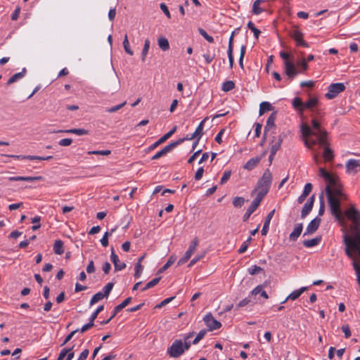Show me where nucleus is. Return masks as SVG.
<instances>
[{
    "label": "nucleus",
    "instance_id": "obj_39",
    "mask_svg": "<svg viewBox=\"0 0 360 360\" xmlns=\"http://www.w3.org/2000/svg\"><path fill=\"white\" fill-rule=\"evenodd\" d=\"M235 88V83L233 81L229 80L222 84L221 89L225 91H229Z\"/></svg>",
    "mask_w": 360,
    "mask_h": 360
},
{
    "label": "nucleus",
    "instance_id": "obj_1",
    "mask_svg": "<svg viewBox=\"0 0 360 360\" xmlns=\"http://www.w3.org/2000/svg\"><path fill=\"white\" fill-rule=\"evenodd\" d=\"M319 176L326 182L325 191L331 214L341 224L345 221L344 215L352 222L350 226L352 234L344 235L345 248H347V245L352 241L360 248V212L352 204L343 214L340 208L341 202L347 200L348 196L344 192L343 185L339 176L330 174L324 168L319 169Z\"/></svg>",
    "mask_w": 360,
    "mask_h": 360
},
{
    "label": "nucleus",
    "instance_id": "obj_33",
    "mask_svg": "<svg viewBox=\"0 0 360 360\" xmlns=\"http://www.w3.org/2000/svg\"><path fill=\"white\" fill-rule=\"evenodd\" d=\"M207 64H210L216 57L214 49L212 51L208 49L207 53L202 55Z\"/></svg>",
    "mask_w": 360,
    "mask_h": 360
},
{
    "label": "nucleus",
    "instance_id": "obj_14",
    "mask_svg": "<svg viewBox=\"0 0 360 360\" xmlns=\"http://www.w3.org/2000/svg\"><path fill=\"white\" fill-rule=\"evenodd\" d=\"M285 72L289 79H292L298 74L295 66L292 62L285 61Z\"/></svg>",
    "mask_w": 360,
    "mask_h": 360
},
{
    "label": "nucleus",
    "instance_id": "obj_15",
    "mask_svg": "<svg viewBox=\"0 0 360 360\" xmlns=\"http://www.w3.org/2000/svg\"><path fill=\"white\" fill-rule=\"evenodd\" d=\"M321 221V219L317 217L314 218L313 220H311L310 223L308 224L306 229V231L304 233V236L314 233L318 229Z\"/></svg>",
    "mask_w": 360,
    "mask_h": 360
},
{
    "label": "nucleus",
    "instance_id": "obj_19",
    "mask_svg": "<svg viewBox=\"0 0 360 360\" xmlns=\"http://www.w3.org/2000/svg\"><path fill=\"white\" fill-rule=\"evenodd\" d=\"M276 119V112H272L270 116L268 117L266 121V124L264 127V137L266 136L267 132L271 130V129L275 127V120Z\"/></svg>",
    "mask_w": 360,
    "mask_h": 360
},
{
    "label": "nucleus",
    "instance_id": "obj_54",
    "mask_svg": "<svg viewBox=\"0 0 360 360\" xmlns=\"http://www.w3.org/2000/svg\"><path fill=\"white\" fill-rule=\"evenodd\" d=\"M319 199H320V207H319V215L321 216L323 214V213L325 212V203H324L323 193H321V195L319 196Z\"/></svg>",
    "mask_w": 360,
    "mask_h": 360
},
{
    "label": "nucleus",
    "instance_id": "obj_2",
    "mask_svg": "<svg viewBox=\"0 0 360 360\" xmlns=\"http://www.w3.org/2000/svg\"><path fill=\"white\" fill-rule=\"evenodd\" d=\"M311 124L314 130L306 123H302L301 125V132L304 144L308 148L316 145L319 141H321L323 143V141L328 136V132L321 128V124L316 119H312Z\"/></svg>",
    "mask_w": 360,
    "mask_h": 360
},
{
    "label": "nucleus",
    "instance_id": "obj_58",
    "mask_svg": "<svg viewBox=\"0 0 360 360\" xmlns=\"http://www.w3.org/2000/svg\"><path fill=\"white\" fill-rule=\"evenodd\" d=\"M206 330H201L198 335H196L195 338L193 341V344L195 345L197 344L200 340H202L205 335H206Z\"/></svg>",
    "mask_w": 360,
    "mask_h": 360
},
{
    "label": "nucleus",
    "instance_id": "obj_25",
    "mask_svg": "<svg viewBox=\"0 0 360 360\" xmlns=\"http://www.w3.org/2000/svg\"><path fill=\"white\" fill-rule=\"evenodd\" d=\"M307 289V287H302L298 290H294L286 297V300H295Z\"/></svg>",
    "mask_w": 360,
    "mask_h": 360
},
{
    "label": "nucleus",
    "instance_id": "obj_9",
    "mask_svg": "<svg viewBox=\"0 0 360 360\" xmlns=\"http://www.w3.org/2000/svg\"><path fill=\"white\" fill-rule=\"evenodd\" d=\"M203 320L210 331L219 329L221 326V323L216 320L211 313L206 314L204 316Z\"/></svg>",
    "mask_w": 360,
    "mask_h": 360
},
{
    "label": "nucleus",
    "instance_id": "obj_59",
    "mask_svg": "<svg viewBox=\"0 0 360 360\" xmlns=\"http://www.w3.org/2000/svg\"><path fill=\"white\" fill-rule=\"evenodd\" d=\"M231 175V170H226L224 172L223 176L220 180L221 184H224L230 178Z\"/></svg>",
    "mask_w": 360,
    "mask_h": 360
},
{
    "label": "nucleus",
    "instance_id": "obj_45",
    "mask_svg": "<svg viewBox=\"0 0 360 360\" xmlns=\"http://www.w3.org/2000/svg\"><path fill=\"white\" fill-rule=\"evenodd\" d=\"M40 221L41 217L39 216H36L32 219V223L34 224V225L32 226V231H37L41 227Z\"/></svg>",
    "mask_w": 360,
    "mask_h": 360
},
{
    "label": "nucleus",
    "instance_id": "obj_56",
    "mask_svg": "<svg viewBox=\"0 0 360 360\" xmlns=\"http://www.w3.org/2000/svg\"><path fill=\"white\" fill-rule=\"evenodd\" d=\"M112 82L114 84L112 89L115 91H117L120 89V83L119 78L117 77V76L115 74L112 76Z\"/></svg>",
    "mask_w": 360,
    "mask_h": 360
},
{
    "label": "nucleus",
    "instance_id": "obj_61",
    "mask_svg": "<svg viewBox=\"0 0 360 360\" xmlns=\"http://www.w3.org/2000/svg\"><path fill=\"white\" fill-rule=\"evenodd\" d=\"M110 236V233L108 231L105 232L104 235L103 236L102 238L101 239V243L103 247H107L108 245V237Z\"/></svg>",
    "mask_w": 360,
    "mask_h": 360
},
{
    "label": "nucleus",
    "instance_id": "obj_29",
    "mask_svg": "<svg viewBox=\"0 0 360 360\" xmlns=\"http://www.w3.org/2000/svg\"><path fill=\"white\" fill-rule=\"evenodd\" d=\"M53 251L56 255H62L64 252L63 242L61 240H57L53 244Z\"/></svg>",
    "mask_w": 360,
    "mask_h": 360
},
{
    "label": "nucleus",
    "instance_id": "obj_46",
    "mask_svg": "<svg viewBox=\"0 0 360 360\" xmlns=\"http://www.w3.org/2000/svg\"><path fill=\"white\" fill-rule=\"evenodd\" d=\"M248 27L252 31L256 39H258L261 32L257 28L255 27L254 23L252 21H250L248 23Z\"/></svg>",
    "mask_w": 360,
    "mask_h": 360
},
{
    "label": "nucleus",
    "instance_id": "obj_11",
    "mask_svg": "<svg viewBox=\"0 0 360 360\" xmlns=\"http://www.w3.org/2000/svg\"><path fill=\"white\" fill-rule=\"evenodd\" d=\"M345 167L348 174H356L360 171V160L349 159Z\"/></svg>",
    "mask_w": 360,
    "mask_h": 360
},
{
    "label": "nucleus",
    "instance_id": "obj_44",
    "mask_svg": "<svg viewBox=\"0 0 360 360\" xmlns=\"http://www.w3.org/2000/svg\"><path fill=\"white\" fill-rule=\"evenodd\" d=\"M168 139L167 135H163L161 138H160L156 142H155L153 144H152L150 147V150H153L155 148H157L159 145L162 144L165 141H166Z\"/></svg>",
    "mask_w": 360,
    "mask_h": 360
},
{
    "label": "nucleus",
    "instance_id": "obj_63",
    "mask_svg": "<svg viewBox=\"0 0 360 360\" xmlns=\"http://www.w3.org/2000/svg\"><path fill=\"white\" fill-rule=\"evenodd\" d=\"M176 261V257L172 255L168 259L167 262L164 264L163 269H165L166 270L170 267Z\"/></svg>",
    "mask_w": 360,
    "mask_h": 360
},
{
    "label": "nucleus",
    "instance_id": "obj_43",
    "mask_svg": "<svg viewBox=\"0 0 360 360\" xmlns=\"http://www.w3.org/2000/svg\"><path fill=\"white\" fill-rule=\"evenodd\" d=\"M262 2V0H256L252 6V13L258 15L262 12V9L259 7V4Z\"/></svg>",
    "mask_w": 360,
    "mask_h": 360
},
{
    "label": "nucleus",
    "instance_id": "obj_26",
    "mask_svg": "<svg viewBox=\"0 0 360 360\" xmlns=\"http://www.w3.org/2000/svg\"><path fill=\"white\" fill-rule=\"evenodd\" d=\"M26 72H27L26 68H22L21 72L14 74L12 77H11L9 78V79L7 82V84L10 85V84L15 82L18 79L22 78L25 75Z\"/></svg>",
    "mask_w": 360,
    "mask_h": 360
},
{
    "label": "nucleus",
    "instance_id": "obj_22",
    "mask_svg": "<svg viewBox=\"0 0 360 360\" xmlns=\"http://www.w3.org/2000/svg\"><path fill=\"white\" fill-rule=\"evenodd\" d=\"M64 132L67 134H75L78 136H82L86 135L89 134L88 130H86L84 129H66V130H58L54 131V133H60Z\"/></svg>",
    "mask_w": 360,
    "mask_h": 360
},
{
    "label": "nucleus",
    "instance_id": "obj_48",
    "mask_svg": "<svg viewBox=\"0 0 360 360\" xmlns=\"http://www.w3.org/2000/svg\"><path fill=\"white\" fill-rule=\"evenodd\" d=\"M245 202V199L243 197H236L233 200V205L235 207H240Z\"/></svg>",
    "mask_w": 360,
    "mask_h": 360
},
{
    "label": "nucleus",
    "instance_id": "obj_7",
    "mask_svg": "<svg viewBox=\"0 0 360 360\" xmlns=\"http://www.w3.org/2000/svg\"><path fill=\"white\" fill-rule=\"evenodd\" d=\"M272 181V174L269 169H266L262 176L259 179L257 187L269 190Z\"/></svg>",
    "mask_w": 360,
    "mask_h": 360
},
{
    "label": "nucleus",
    "instance_id": "obj_20",
    "mask_svg": "<svg viewBox=\"0 0 360 360\" xmlns=\"http://www.w3.org/2000/svg\"><path fill=\"white\" fill-rule=\"evenodd\" d=\"M274 213H275V210H273L267 214V216L265 219L262 229L261 231V233L262 236H266L267 234V233L269 231L270 221H271Z\"/></svg>",
    "mask_w": 360,
    "mask_h": 360
},
{
    "label": "nucleus",
    "instance_id": "obj_34",
    "mask_svg": "<svg viewBox=\"0 0 360 360\" xmlns=\"http://www.w3.org/2000/svg\"><path fill=\"white\" fill-rule=\"evenodd\" d=\"M158 46L164 51L169 49V44L165 37H160L158 39Z\"/></svg>",
    "mask_w": 360,
    "mask_h": 360
},
{
    "label": "nucleus",
    "instance_id": "obj_42",
    "mask_svg": "<svg viewBox=\"0 0 360 360\" xmlns=\"http://www.w3.org/2000/svg\"><path fill=\"white\" fill-rule=\"evenodd\" d=\"M104 297H105V296L103 295V292H98L96 293L91 297L89 304H90V305H93V304H96V302H98V301H100L102 299H103Z\"/></svg>",
    "mask_w": 360,
    "mask_h": 360
},
{
    "label": "nucleus",
    "instance_id": "obj_36",
    "mask_svg": "<svg viewBox=\"0 0 360 360\" xmlns=\"http://www.w3.org/2000/svg\"><path fill=\"white\" fill-rule=\"evenodd\" d=\"M206 120H207V118L204 119L200 123V124L198 126V127L196 128L194 133H193L191 134V138H195V137L200 138L201 137V136L202 135L204 122H205Z\"/></svg>",
    "mask_w": 360,
    "mask_h": 360
},
{
    "label": "nucleus",
    "instance_id": "obj_60",
    "mask_svg": "<svg viewBox=\"0 0 360 360\" xmlns=\"http://www.w3.org/2000/svg\"><path fill=\"white\" fill-rule=\"evenodd\" d=\"M143 267L141 264L137 263L135 266L134 277L139 278L143 271Z\"/></svg>",
    "mask_w": 360,
    "mask_h": 360
},
{
    "label": "nucleus",
    "instance_id": "obj_47",
    "mask_svg": "<svg viewBox=\"0 0 360 360\" xmlns=\"http://www.w3.org/2000/svg\"><path fill=\"white\" fill-rule=\"evenodd\" d=\"M193 334V333H189L184 338L183 342L184 351L188 350L190 348L191 342L189 341V338H191Z\"/></svg>",
    "mask_w": 360,
    "mask_h": 360
},
{
    "label": "nucleus",
    "instance_id": "obj_4",
    "mask_svg": "<svg viewBox=\"0 0 360 360\" xmlns=\"http://www.w3.org/2000/svg\"><path fill=\"white\" fill-rule=\"evenodd\" d=\"M345 253L348 257L352 259V265L356 262L359 265L357 262L360 259V247H357L354 242L352 241L347 245V248H345Z\"/></svg>",
    "mask_w": 360,
    "mask_h": 360
},
{
    "label": "nucleus",
    "instance_id": "obj_55",
    "mask_svg": "<svg viewBox=\"0 0 360 360\" xmlns=\"http://www.w3.org/2000/svg\"><path fill=\"white\" fill-rule=\"evenodd\" d=\"M246 46L243 45L240 48V58H239V65L240 67L243 69V58L245 54Z\"/></svg>",
    "mask_w": 360,
    "mask_h": 360
},
{
    "label": "nucleus",
    "instance_id": "obj_40",
    "mask_svg": "<svg viewBox=\"0 0 360 360\" xmlns=\"http://www.w3.org/2000/svg\"><path fill=\"white\" fill-rule=\"evenodd\" d=\"M122 44H123L124 49L126 51V53L130 56H133L134 52L130 49L129 42L128 37H127V34H125V36H124Z\"/></svg>",
    "mask_w": 360,
    "mask_h": 360
},
{
    "label": "nucleus",
    "instance_id": "obj_18",
    "mask_svg": "<svg viewBox=\"0 0 360 360\" xmlns=\"http://www.w3.org/2000/svg\"><path fill=\"white\" fill-rule=\"evenodd\" d=\"M10 181H39V180H43L44 177L41 176H11L9 177Z\"/></svg>",
    "mask_w": 360,
    "mask_h": 360
},
{
    "label": "nucleus",
    "instance_id": "obj_32",
    "mask_svg": "<svg viewBox=\"0 0 360 360\" xmlns=\"http://www.w3.org/2000/svg\"><path fill=\"white\" fill-rule=\"evenodd\" d=\"M273 108L272 105L266 101L262 102L259 105V115H263L264 112L271 110Z\"/></svg>",
    "mask_w": 360,
    "mask_h": 360
},
{
    "label": "nucleus",
    "instance_id": "obj_13",
    "mask_svg": "<svg viewBox=\"0 0 360 360\" xmlns=\"http://www.w3.org/2000/svg\"><path fill=\"white\" fill-rule=\"evenodd\" d=\"M110 259L114 264L115 271H121L126 268V264L120 261L118 256L115 254L113 248H111Z\"/></svg>",
    "mask_w": 360,
    "mask_h": 360
},
{
    "label": "nucleus",
    "instance_id": "obj_28",
    "mask_svg": "<svg viewBox=\"0 0 360 360\" xmlns=\"http://www.w3.org/2000/svg\"><path fill=\"white\" fill-rule=\"evenodd\" d=\"M259 205L252 202L250 206L248 207L246 212L244 214L243 217V221H246L250 217V215L257 209Z\"/></svg>",
    "mask_w": 360,
    "mask_h": 360
},
{
    "label": "nucleus",
    "instance_id": "obj_38",
    "mask_svg": "<svg viewBox=\"0 0 360 360\" xmlns=\"http://www.w3.org/2000/svg\"><path fill=\"white\" fill-rule=\"evenodd\" d=\"M150 48V40L146 39L144 41V46L141 53V60L143 62L146 60V56L148 54Z\"/></svg>",
    "mask_w": 360,
    "mask_h": 360
},
{
    "label": "nucleus",
    "instance_id": "obj_51",
    "mask_svg": "<svg viewBox=\"0 0 360 360\" xmlns=\"http://www.w3.org/2000/svg\"><path fill=\"white\" fill-rule=\"evenodd\" d=\"M199 33L210 43L214 42V38L212 36H210L205 30L202 28L198 29Z\"/></svg>",
    "mask_w": 360,
    "mask_h": 360
},
{
    "label": "nucleus",
    "instance_id": "obj_50",
    "mask_svg": "<svg viewBox=\"0 0 360 360\" xmlns=\"http://www.w3.org/2000/svg\"><path fill=\"white\" fill-rule=\"evenodd\" d=\"M113 286H114L113 283H107L103 288V295L105 297H108L109 295L110 291L112 290Z\"/></svg>",
    "mask_w": 360,
    "mask_h": 360
},
{
    "label": "nucleus",
    "instance_id": "obj_21",
    "mask_svg": "<svg viewBox=\"0 0 360 360\" xmlns=\"http://www.w3.org/2000/svg\"><path fill=\"white\" fill-rule=\"evenodd\" d=\"M262 157H255L249 160L243 166L245 169L250 171L253 169L261 161Z\"/></svg>",
    "mask_w": 360,
    "mask_h": 360
},
{
    "label": "nucleus",
    "instance_id": "obj_6",
    "mask_svg": "<svg viewBox=\"0 0 360 360\" xmlns=\"http://www.w3.org/2000/svg\"><path fill=\"white\" fill-rule=\"evenodd\" d=\"M199 240L197 237L194 238L192 240L188 249L184 253V256L178 261V265H182L186 263L194 253L196 250V248L198 245Z\"/></svg>",
    "mask_w": 360,
    "mask_h": 360
},
{
    "label": "nucleus",
    "instance_id": "obj_24",
    "mask_svg": "<svg viewBox=\"0 0 360 360\" xmlns=\"http://www.w3.org/2000/svg\"><path fill=\"white\" fill-rule=\"evenodd\" d=\"M318 103L319 99L317 97H310L307 102H304V110L306 109L312 110L317 105Z\"/></svg>",
    "mask_w": 360,
    "mask_h": 360
},
{
    "label": "nucleus",
    "instance_id": "obj_3",
    "mask_svg": "<svg viewBox=\"0 0 360 360\" xmlns=\"http://www.w3.org/2000/svg\"><path fill=\"white\" fill-rule=\"evenodd\" d=\"M184 352L183 341L181 340H175L167 349V354L172 358H179Z\"/></svg>",
    "mask_w": 360,
    "mask_h": 360
},
{
    "label": "nucleus",
    "instance_id": "obj_30",
    "mask_svg": "<svg viewBox=\"0 0 360 360\" xmlns=\"http://www.w3.org/2000/svg\"><path fill=\"white\" fill-rule=\"evenodd\" d=\"M182 143H183V139H179L176 141H173V142L169 143L168 145L165 146L162 148V150H163V151H165V154H167L169 152L172 150L174 148H176L177 146L180 145Z\"/></svg>",
    "mask_w": 360,
    "mask_h": 360
},
{
    "label": "nucleus",
    "instance_id": "obj_62",
    "mask_svg": "<svg viewBox=\"0 0 360 360\" xmlns=\"http://www.w3.org/2000/svg\"><path fill=\"white\" fill-rule=\"evenodd\" d=\"M160 8L162 11V12L165 13V15L167 17V18H171L170 12L169 11L167 5L165 3H161L160 5Z\"/></svg>",
    "mask_w": 360,
    "mask_h": 360
},
{
    "label": "nucleus",
    "instance_id": "obj_53",
    "mask_svg": "<svg viewBox=\"0 0 360 360\" xmlns=\"http://www.w3.org/2000/svg\"><path fill=\"white\" fill-rule=\"evenodd\" d=\"M248 273L250 275H255L257 274H259L261 271H263V269L260 266H258L257 265H254L248 269Z\"/></svg>",
    "mask_w": 360,
    "mask_h": 360
},
{
    "label": "nucleus",
    "instance_id": "obj_52",
    "mask_svg": "<svg viewBox=\"0 0 360 360\" xmlns=\"http://www.w3.org/2000/svg\"><path fill=\"white\" fill-rule=\"evenodd\" d=\"M126 103H127V102L124 101L123 103H120L119 105H117L115 106L107 108L106 109V112H108L109 113L115 112L117 110H119L120 109H121L122 108H123L126 105Z\"/></svg>",
    "mask_w": 360,
    "mask_h": 360
},
{
    "label": "nucleus",
    "instance_id": "obj_10",
    "mask_svg": "<svg viewBox=\"0 0 360 360\" xmlns=\"http://www.w3.org/2000/svg\"><path fill=\"white\" fill-rule=\"evenodd\" d=\"M131 300L132 298L131 297H129L127 299H125L122 303L117 305L113 309L112 316L108 319L101 321V324H108L117 314V313H119L122 309L127 307L131 302Z\"/></svg>",
    "mask_w": 360,
    "mask_h": 360
},
{
    "label": "nucleus",
    "instance_id": "obj_31",
    "mask_svg": "<svg viewBox=\"0 0 360 360\" xmlns=\"http://www.w3.org/2000/svg\"><path fill=\"white\" fill-rule=\"evenodd\" d=\"M292 105L295 109L300 112L304 111V102L299 97H295L292 102Z\"/></svg>",
    "mask_w": 360,
    "mask_h": 360
},
{
    "label": "nucleus",
    "instance_id": "obj_8",
    "mask_svg": "<svg viewBox=\"0 0 360 360\" xmlns=\"http://www.w3.org/2000/svg\"><path fill=\"white\" fill-rule=\"evenodd\" d=\"M317 144H319L323 148V157L326 162H330L334 158V153L332 149L329 147V143L328 141L327 138L324 139L323 141V143L321 141H319Z\"/></svg>",
    "mask_w": 360,
    "mask_h": 360
},
{
    "label": "nucleus",
    "instance_id": "obj_5",
    "mask_svg": "<svg viewBox=\"0 0 360 360\" xmlns=\"http://www.w3.org/2000/svg\"><path fill=\"white\" fill-rule=\"evenodd\" d=\"M345 90V86L343 83H334L328 86V91L325 96L328 99H333Z\"/></svg>",
    "mask_w": 360,
    "mask_h": 360
},
{
    "label": "nucleus",
    "instance_id": "obj_64",
    "mask_svg": "<svg viewBox=\"0 0 360 360\" xmlns=\"http://www.w3.org/2000/svg\"><path fill=\"white\" fill-rule=\"evenodd\" d=\"M312 113H311V117H313V118H319V117H322L323 115V112L319 110V109H313L311 110Z\"/></svg>",
    "mask_w": 360,
    "mask_h": 360
},
{
    "label": "nucleus",
    "instance_id": "obj_41",
    "mask_svg": "<svg viewBox=\"0 0 360 360\" xmlns=\"http://www.w3.org/2000/svg\"><path fill=\"white\" fill-rule=\"evenodd\" d=\"M161 279V277H157V278H153L152 281H150V282H148L143 288H142V291H145L149 288H151L154 286H155L158 283L159 281H160Z\"/></svg>",
    "mask_w": 360,
    "mask_h": 360
},
{
    "label": "nucleus",
    "instance_id": "obj_23",
    "mask_svg": "<svg viewBox=\"0 0 360 360\" xmlns=\"http://www.w3.org/2000/svg\"><path fill=\"white\" fill-rule=\"evenodd\" d=\"M303 226L302 224H298L290 234L289 239L291 241H296L298 237L300 236L302 231Z\"/></svg>",
    "mask_w": 360,
    "mask_h": 360
},
{
    "label": "nucleus",
    "instance_id": "obj_17",
    "mask_svg": "<svg viewBox=\"0 0 360 360\" xmlns=\"http://www.w3.org/2000/svg\"><path fill=\"white\" fill-rule=\"evenodd\" d=\"M314 200L315 197L314 195H313L309 198V200L304 204L301 211L302 218H305L307 215L311 212L314 205Z\"/></svg>",
    "mask_w": 360,
    "mask_h": 360
},
{
    "label": "nucleus",
    "instance_id": "obj_12",
    "mask_svg": "<svg viewBox=\"0 0 360 360\" xmlns=\"http://www.w3.org/2000/svg\"><path fill=\"white\" fill-rule=\"evenodd\" d=\"M291 37L295 41L297 46L309 47L308 43L303 39V34L299 30H294L291 33Z\"/></svg>",
    "mask_w": 360,
    "mask_h": 360
},
{
    "label": "nucleus",
    "instance_id": "obj_57",
    "mask_svg": "<svg viewBox=\"0 0 360 360\" xmlns=\"http://www.w3.org/2000/svg\"><path fill=\"white\" fill-rule=\"evenodd\" d=\"M104 309L103 305L99 306L96 311L91 315L89 319L91 322H94L95 319L97 318L98 314L102 311Z\"/></svg>",
    "mask_w": 360,
    "mask_h": 360
},
{
    "label": "nucleus",
    "instance_id": "obj_49",
    "mask_svg": "<svg viewBox=\"0 0 360 360\" xmlns=\"http://www.w3.org/2000/svg\"><path fill=\"white\" fill-rule=\"evenodd\" d=\"M250 302L251 300L249 297H245L236 304L235 309L238 310L240 308L247 306Z\"/></svg>",
    "mask_w": 360,
    "mask_h": 360
},
{
    "label": "nucleus",
    "instance_id": "obj_16",
    "mask_svg": "<svg viewBox=\"0 0 360 360\" xmlns=\"http://www.w3.org/2000/svg\"><path fill=\"white\" fill-rule=\"evenodd\" d=\"M257 191H258V193L257 194L256 198L253 200L252 202H255V204H257V205H259L262 199L267 194V193L269 192V190H268L266 188L256 187L254 189V191H252V195H253V193L255 192H256Z\"/></svg>",
    "mask_w": 360,
    "mask_h": 360
},
{
    "label": "nucleus",
    "instance_id": "obj_27",
    "mask_svg": "<svg viewBox=\"0 0 360 360\" xmlns=\"http://www.w3.org/2000/svg\"><path fill=\"white\" fill-rule=\"evenodd\" d=\"M283 142V136L280 135L276 141L273 140L271 146V151L272 153H276V152L281 148Z\"/></svg>",
    "mask_w": 360,
    "mask_h": 360
},
{
    "label": "nucleus",
    "instance_id": "obj_37",
    "mask_svg": "<svg viewBox=\"0 0 360 360\" xmlns=\"http://www.w3.org/2000/svg\"><path fill=\"white\" fill-rule=\"evenodd\" d=\"M8 157H11L15 159H27L30 160H41L42 157L41 156H35V155H7Z\"/></svg>",
    "mask_w": 360,
    "mask_h": 360
},
{
    "label": "nucleus",
    "instance_id": "obj_35",
    "mask_svg": "<svg viewBox=\"0 0 360 360\" xmlns=\"http://www.w3.org/2000/svg\"><path fill=\"white\" fill-rule=\"evenodd\" d=\"M321 241V238L316 237L310 240L303 241V245L306 248H311L317 245Z\"/></svg>",
    "mask_w": 360,
    "mask_h": 360
}]
</instances>
